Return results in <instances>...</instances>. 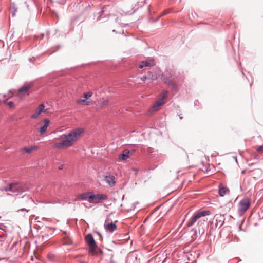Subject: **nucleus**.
Wrapping results in <instances>:
<instances>
[{
  "instance_id": "obj_37",
  "label": "nucleus",
  "mask_w": 263,
  "mask_h": 263,
  "mask_svg": "<svg viewBox=\"0 0 263 263\" xmlns=\"http://www.w3.org/2000/svg\"><path fill=\"white\" fill-rule=\"evenodd\" d=\"M41 36H42V37H43V36H44V34H41Z\"/></svg>"
},
{
  "instance_id": "obj_5",
  "label": "nucleus",
  "mask_w": 263,
  "mask_h": 263,
  "mask_svg": "<svg viewBox=\"0 0 263 263\" xmlns=\"http://www.w3.org/2000/svg\"><path fill=\"white\" fill-rule=\"evenodd\" d=\"M167 94V90L163 91L159 99L148 109V112L150 114H152L157 111L159 107L164 104V100L166 98Z\"/></svg>"
},
{
  "instance_id": "obj_3",
  "label": "nucleus",
  "mask_w": 263,
  "mask_h": 263,
  "mask_svg": "<svg viewBox=\"0 0 263 263\" xmlns=\"http://www.w3.org/2000/svg\"><path fill=\"white\" fill-rule=\"evenodd\" d=\"M85 242L89 247V252L95 255L97 254L98 252L102 253V251L98 247L96 242L90 233L87 234L85 238Z\"/></svg>"
},
{
  "instance_id": "obj_1",
  "label": "nucleus",
  "mask_w": 263,
  "mask_h": 263,
  "mask_svg": "<svg viewBox=\"0 0 263 263\" xmlns=\"http://www.w3.org/2000/svg\"><path fill=\"white\" fill-rule=\"evenodd\" d=\"M210 214V211L208 210H203L195 213L188 221L186 224L187 227H191L197 222L199 233H203L204 232V228L207 219H203L202 217L209 215Z\"/></svg>"
},
{
  "instance_id": "obj_19",
  "label": "nucleus",
  "mask_w": 263,
  "mask_h": 263,
  "mask_svg": "<svg viewBox=\"0 0 263 263\" xmlns=\"http://www.w3.org/2000/svg\"><path fill=\"white\" fill-rule=\"evenodd\" d=\"M161 79L166 84H168L169 85H174V82H173V81L168 78H165V77H163V76H162Z\"/></svg>"
},
{
  "instance_id": "obj_38",
  "label": "nucleus",
  "mask_w": 263,
  "mask_h": 263,
  "mask_svg": "<svg viewBox=\"0 0 263 263\" xmlns=\"http://www.w3.org/2000/svg\"><path fill=\"white\" fill-rule=\"evenodd\" d=\"M165 14H166V13H163L162 14V15H164Z\"/></svg>"
},
{
  "instance_id": "obj_9",
  "label": "nucleus",
  "mask_w": 263,
  "mask_h": 263,
  "mask_svg": "<svg viewBox=\"0 0 263 263\" xmlns=\"http://www.w3.org/2000/svg\"><path fill=\"white\" fill-rule=\"evenodd\" d=\"M44 108L45 106L43 104L39 105L36 112L31 116V118L36 119L40 115H41V113L46 112V110H44Z\"/></svg>"
},
{
  "instance_id": "obj_22",
  "label": "nucleus",
  "mask_w": 263,
  "mask_h": 263,
  "mask_svg": "<svg viewBox=\"0 0 263 263\" xmlns=\"http://www.w3.org/2000/svg\"><path fill=\"white\" fill-rule=\"evenodd\" d=\"M1 190L2 191H6V192H8V191H9L10 192V190H11V187H10V185L9 184H8L7 186H6L5 187H4L2 189H1Z\"/></svg>"
},
{
  "instance_id": "obj_25",
  "label": "nucleus",
  "mask_w": 263,
  "mask_h": 263,
  "mask_svg": "<svg viewBox=\"0 0 263 263\" xmlns=\"http://www.w3.org/2000/svg\"><path fill=\"white\" fill-rule=\"evenodd\" d=\"M141 79L142 81L144 82L147 80H148L147 75L143 76L141 78Z\"/></svg>"
},
{
  "instance_id": "obj_4",
  "label": "nucleus",
  "mask_w": 263,
  "mask_h": 263,
  "mask_svg": "<svg viewBox=\"0 0 263 263\" xmlns=\"http://www.w3.org/2000/svg\"><path fill=\"white\" fill-rule=\"evenodd\" d=\"M9 185L11 187L10 192L12 193H22L29 189L28 185L23 182H14L10 183Z\"/></svg>"
},
{
  "instance_id": "obj_14",
  "label": "nucleus",
  "mask_w": 263,
  "mask_h": 263,
  "mask_svg": "<svg viewBox=\"0 0 263 263\" xmlns=\"http://www.w3.org/2000/svg\"><path fill=\"white\" fill-rule=\"evenodd\" d=\"M50 123L49 120L46 119L44 120V125L40 128L39 132L41 135L43 134L47 129L48 126H49V124Z\"/></svg>"
},
{
  "instance_id": "obj_34",
  "label": "nucleus",
  "mask_w": 263,
  "mask_h": 263,
  "mask_svg": "<svg viewBox=\"0 0 263 263\" xmlns=\"http://www.w3.org/2000/svg\"><path fill=\"white\" fill-rule=\"evenodd\" d=\"M104 12V10H102L100 12V14H102L103 12Z\"/></svg>"
},
{
  "instance_id": "obj_27",
  "label": "nucleus",
  "mask_w": 263,
  "mask_h": 263,
  "mask_svg": "<svg viewBox=\"0 0 263 263\" xmlns=\"http://www.w3.org/2000/svg\"><path fill=\"white\" fill-rule=\"evenodd\" d=\"M7 105L10 107H12L14 105V103L12 101H9L7 103Z\"/></svg>"
},
{
  "instance_id": "obj_31",
  "label": "nucleus",
  "mask_w": 263,
  "mask_h": 263,
  "mask_svg": "<svg viewBox=\"0 0 263 263\" xmlns=\"http://www.w3.org/2000/svg\"><path fill=\"white\" fill-rule=\"evenodd\" d=\"M19 211H25L27 212H28L29 211L28 210H26V209H25L24 208L21 209L19 210Z\"/></svg>"
},
{
  "instance_id": "obj_39",
  "label": "nucleus",
  "mask_w": 263,
  "mask_h": 263,
  "mask_svg": "<svg viewBox=\"0 0 263 263\" xmlns=\"http://www.w3.org/2000/svg\"><path fill=\"white\" fill-rule=\"evenodd\" d=\"M72 242H68V244H71Z\"/></svg>"
},
{
  "instance_id": "obj_20",
  "label": "nucleus",
  "mask_w": 263,
  "mask_h": 263,
  "mask_svg": "<svg viewBox=\"0 0 263 263\" xmlns=\"http://www.w3.org/2000/svg\"><path fill=\"white\" fill-rule=\"evenodd\" d=\"M152 64L151 62L148 61H142L138 66V67L140 69L143 68L144 67L150 66Z\"/></svg>"
},
{
  "instance_id": "obj_12",
  "label": "nucleus",
  "mask_w": 263,
  "mask_h": 263,
  "mask_svg": "<svg viewBox=\"0 0 263 263\" xmlns=\"http://www.w3.org/2000/svg\"><path fill=\"white\" fill-rule=\"evenodd\" d=\"M92 197V192H87L78 195V197L79 199L82 200H85L88 199L89 202L90 203L91 197Z\"/></svg>"
},
{
  "instance_id": "obj_35",
  "label": "nucleus",
  "mask_w": 263,
  "mask_h": 263,
  "mask_svg": "<svg viewBox=\"0 0 263 263\" xmlns=\"http://www.w3.org/2000/svg\"><path fill=\"white\" fill-rule=\"evenodd\" d=\"M107 103H108V101H106L104 102V104H107Z\"/></svg>"
},
{
  "instance_id": "obj_28",
  "label": "nucleus",
  "mask_w": 263,
  "mask_h": 263,
  "mask_svg": "<svg viewBox=\"0 0 263 263\" xmlns=\"http://www.w3.org/2000/svg\"><path fill=\"white\" fill-rule=\"evenodd\" d=\"M32 151L36 150L39 148V147L37 146H33L31 147Z\"/></svg>"
},
{
  "instance_id": "obj_11",
  "label": "nucleus",
  "mask_w": 263,
  "mask_h": 263,
  "mask_svg": "<svg viewBox=\"0 0 263 263\" xmlns=\"http://www.w3.org/2000/svg\"><path fill=\"white\" fill-rule=\"evenodd\" d=\"M33 84L32 83H25L23 86L20 87L18 89L20 93H26L27 91L32 87Z\"/></svg>"
},
{
  "instance_id": "obj_23",
  "label": "nucleus",
  "mask_w": 263,
  "mask_h": 263,
  "mask_svg": "<svg viewBox=\"0 0 263 263\" xmlns=\"http://www.w3.org/2000/svg\"><path fill=\"white\" fill-rule=\"evenodd\" d=\"M92 93L91 92H88L84 94V97L85 99H88L92 96Z\"/></svg>"
},
{
  "instance_id": "obj_32",
  "label": "nucleus",
  "mask_w": 263,
  "mask_h": 263,
  "mask_svg": "<svg viewBox=\"0 0 263 263\" xmlns=\"http://www.w3.org/2000/svg\"><path fill=\"white\" fill-rule=\"evenodd\" d=\"M262 146H259V147L257 148V151H259H259H261V148H262Z\"/></svg>"
},
{
  "instance_id": "obj_15",
  "label": "nucleus",
  "mask_w": 263,
  "mask_h": 263,
  "mask_svg": "<svg viewBox=\"0 0 263 263\" xmlns=\"http://www.w3.org/2000/svg\"><path fill=\"white\" fill-rule=\"evenodd\" d=\"M229 192L230 191L227 187L221 186L219 188V194L221 197L228 194Z\"/></svg>"
},
{
  "instance_id": "obj_33",
  "label": "nucleus",
  "mask_w": 263,
  "mask_h": 263,
  "mask_svg": "<svg viewBox=\"0 0 263 263\" xmlns=\"http://www.w3.org/2000/svg\"><path fill=\"white\" fill-rule=\"evenodd\" d=\"M255 171L257 172H258V173H260L261 172V170H259V169H257V170H255Z\"/></svg>"
},
{
  "instance_id": "obj_16",
  "label": "nucleus",
  "mask_w": 263,
  "mask_h": 263,
  "mask_svg": "<svg viewBox=\"0 0 263 263\" xmlns=\"http://www.w3.org/2000/svg\"><path fill=\"white\" fill-rule=\"evenodd\" d=\"M129 151L125 149L123 151V153L120 155L119 158L123 160H126L129 158Z\"/></svg>"
},
{
  "instance_id": "obj_26",
  "label": "nucleus",
  "mask_w": 263,
  "mask_h": 263,
  "mask_svg": "<svg viewBox=\"0 0 263 263\" xmlns=\"http://www.w3.org/2000/svg\"><path fill=\"white\" fill-rule=\"evenodd\" d=\"M86 102V99H79L77 100L78 103H84Z\"/></svg>"
},
{
  "instance_id": "obj_17",
  "label": "nucleus",
  "mask_w": 263,
  "mask_h": 263,
  "mask_svg": "<svg viewBox=\"0 0 263 263\" xmlns=\"http://www.w3.org/2000/svg\"><path fill=\"white\" fill-rule=\"evenodd\" d=\"M54 146L59 149H61L65 147L68 148L66 144V142H64L63 139H62L61 142L55 143Z\"/></svg>"
},
{
  "instance_id": "obj_18",
  "label": "nucleus",
  "mask_w": 263,
  "mask_h": 263,
  "mask_svg": "<svg viewBox=\"0 0 263 263\" xmlns=\"http://www.w3.org/2000/svg\"><path fill=\"white\" fill-rule=\"evenodd\" d=\"M147 75L148 76V80H156L158 78V76L156 73H153L151 72H148Z\"/></svg>"
},
{
  "instance_id": "obj_36",
  "label": "nucleus",
  "mask_w": 263,
  "mask_h": 263,
  "mask_svg": "<svg viewBox=\"0 0 263 263\" xmlns=\"http://www.w3.org/2000/svg\"><path fill=\"white\" fill-rule=\"evenodd\" d=\"M179 117H180V119H182V118H183L181 116H179Z\"/></svg>"
},
{
  "instance_id": "obj_24",
  "label": "nucleus",
  "mask_w": 263,
  "mask_h": 263,
  "mask_svg": "<svg viewBox=\"0 0 263 263\" xmlns=\"http://www.w3.org/2000/svg\"><path fill=\"white\" fill-rule=\"evenodd\" d=\"M23 151L25 152V153H31L32 151L31 149V147H24L23 148Z\"/></svg>"
},
{
  "instance_id": "obj_13",
  "label": "nucleus",
  "mask_w": 263,
  "mask_h": 263,
  "mask_svg": "<svg viewBox=\"0 0 263 263\" xmlns=\"http://www.w3.org/2000/svg\"><path fill=\"white\" fill-rule=\"evenodd\" d=\"M104 227L106 231L109 232H113L117 228L116 224L112 222L110 223L105 224Z\"/></svg>"
},
{
  "instance_id": "obj_2",
  "label": "nucleus",
  "mask_w": 263,
  "mask_h": 263,
  "mask_svg": "<svg viewBox=\"0 0 263 263\" xmlns=\"http://www.w3.org/2000/svg\"><path fill=\"white\" fill-rule=\"evenodd\" d=\"M84 132L82 128H76L70 130L68 134H63L61 138L66 142L67 147L73 145Z\"/></svg>"
},
{
  "instance_id": "obj_30",
  "label": "nucleus",
  "mask_w": 263,
  "mask_h": 263,
  "mask_svg": "<svg viewBox=\"0 0 263 263\" xmlns=\"http://www.w3.org/2000/svg\"><path fill=\"white\" fill-rule=\"evenodd\" d=\"M63 167H64V165H60L59 167H58V168L59 170H61L63 168Z\"/></svg>"
},
{
  "instance_id": "obj_29",
  "label": "nucleus",
  "mask_w": 263,
  "mask_h": 263,
  "mask_svg": "<svg viewBox=\"0 0 263 263\" xmlns=\"http://www.w3.org/2000/svg\"><path fill=\"white\" fill-rule=\"evenodd\" d=\"M6 238L4 234H0V240H3L5 239Z\"/></svg>"
},
{
  "instance_id": "obj_7",
  "label": "nucleus",
  "mask_w": 263,
  "mask_h": 263,
  "mask_svg": "<svg viewBox=\"0 0 263 263\" xmlns=\"http://www.w3.org/2000/svg\"><path fill=\"white\" fill-rule=\"evenodd\" d=\"M107 196L104 194H98L95 195L92 192V197H91L90 203H98L101 200L107 199Z\"/></svg>"
},
{
  "instance_id": "obj_8",
  "label": "nucleus",
  "mask_w": 263,
  "mask_h": 263,
  "mask_svg": "<svg viewBox=\"0 0 263 263\" xmlns=\"http://www.w3.org/2000/svg\"><path fill=\"white\" fill-rule=\"evenodd\" d=\"M104 181L110 187H113L116 184L115 177L113 175H106L104 177Z\"/></svg>"
},
{
  "instance_id": "obj_10",
  "label": "nucleus",
  "mask_w": 263,
  "mask_h": 263,
  "mask_svg": "<svg viewBox=\"0 0 263 263\" xmlns=\"http://www.w3.org/2000/svg\"><path fill=\"white\" fill-rule=\"evenodd\" d=\"M214 218L216 221V227L219 225V227H220L223 224L224 222V218H223V215L220 214H217L214 216Z\"/></svg>"
},
{
  "instance_id": "obj_21",
  "label": "nucleus",
  "mask_w": 263,
  "mask_h": 263,
  "mask_svg": "<svg viewBox=\"0 0 263 263\" xmlns=\"http://www.w3.org/2000/svg\"><path fill=\"white\" fill-rule=\"evenodd\" d=\"M10 12L12 13V16H14L15 13L17 11V9L14 4H12L10 7Z\"/></svg>"
},
{
  "instance_id": "obj_6",
  "label": "nucleus",
  "mask_w": 263,
  "mask_h": 263,
  "mask_svg": "<svg viewBox=\"0 0 263 263\" xmlns=\"http://www.w3.org/2000/svg\"><path fill=\"white\" fill-rule=\"evenodd\" d=\"M251 203L250 199L244 198L242 199L238 204V211L240 214L245 213L250 207Z\"/></svg>"
}]
</instances>
